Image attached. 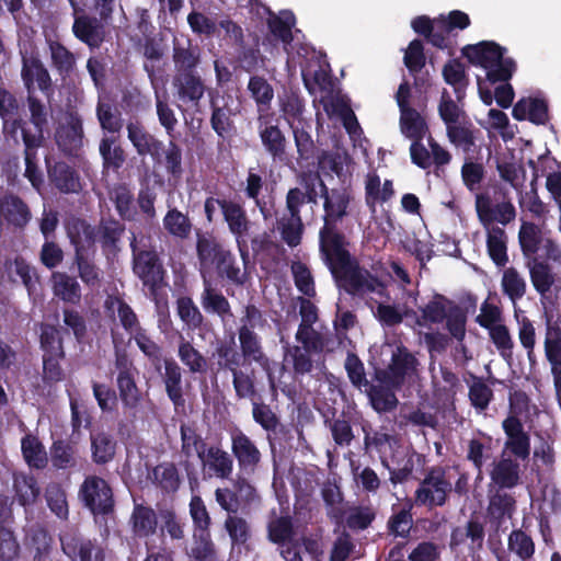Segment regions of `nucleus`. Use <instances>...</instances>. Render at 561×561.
<instances>
[{
    "label": "nucleus",
    "mask_w": 561,
    "mask_h": 561,
    "mask_svg": "<svg viewBox=\"0 0 561 561\" xmlns=\"http://www.w3.org/2000/svg\"><path fill=\"white\" fill-rule=\"evenodd\" d=\"M323 225L319 230V255L335 286L345 294L364 299L371 294L389 298L386 284L352 254L348 237L339 224L348 215L353 201L347 187H327L323 194Z\"/></svg>",
    "instance_id": "1"
},
{
    "label": "nucleus",
    "mask_w": 561,
    "mask_h": 561,
    "mask_svg": "<svg viewBox=\"0 0 561 561\" xmlns=\"http://www.w3.org/2000/svg\"><path fill=\"white\" fill-rule=\"evenodd\" d=\"M518 243L529 278L540 300L549 299L559 276L556 265L561 264V248L542 229L531 221H523L518 231Z\"/></svg>",
    "instance_id": "2"
},
{
    "label": "nucleus",
    "mask_w": 561,
    "mask_h": 561,
    "mask_svg": "<svg viewBox=\"0 0 561 561\" xmlns=\"http://www.w3.org/2000/svg\"><path fill=\"white\" fill-rule=\"evenodd\" d=\"M506 48L493 41H481L461 48V55L476 67L486 70V80L491 83L506 82L516 70V62L504 57Z\"/></svg>",
    "instance_id": "3"
},
{
    "label": "nucleus",
    "mask_w": 561,
    "mask_h": 561,
    "mask_svg": "<svg viewBox=\"0 0 561 561\" xmlns=\"http://www.w3.org/2000/svg\"><path fill=\"white\" fill-rule=\"evenodd\" d=\"M133 254V272L148 289L149 296L156 304L160 302V291L167 286L164 280L167 271L154 247L139 249L136 237L130 240Z\"/></svg>",
    "instance_id": "4"
},
{
    "label": "nucleus",
    "mask_w": 561,
    "mask_h": 561,
    "mask_svg": "<svg viewBox=\"0 0 561 561\" xmlns=\"http://www.w3.org/2000/svg\"><path fill=\"white\" fill-rule=\"evenodd\" d=\"M454 471L445 467H435L427 471L415 490V504L428 508L443 506L451 493V476Z\"/></svg>",
    "instance_id": "5"
},
{
    "label": "nucleus",
    "mask_w": 561,
    "mask_h": 561,
    "mask_svg": "<svg viewBox=\"0 0 561 561\" xmlns=\"http://www.w3.org/2000/svg\"><path fill=\"white\" fill-rule=\"evenodd\" d=\"M371 356V365L375 366L376 378L389 388H398L407 380H412L415 375L416 359L412 353H390L391 364L387 367L376 366L377 356Z\"/></svg>",
    "instance_id": "6"
},
{
    "label": "nucleus",
    "mask_w": 561,
    "mask_h": 561,
    "mask_svg": "<svg viewBox=\"0 0 561 561\" xmlns=\"http://www.w3.org/2000/svg\"><path fill=\"white\" fill-rule=\"evenodd\" d=\"M20 54L22 60L21 78L27 94H35L37 89L43 94L49 95L53 92L51 77L37 49H21Z\"/></svg>",
    "instance_id": "7"
},
{
    "label": "nucleus",
    "mask_w": 561,
    "mask_h": 561,
    "mask_svg": "<svg viewBox=\"0 0 561 561\" xmlns=\"http://www.w3.org/2000/svg\"><path fill=\"white\" fill-rule=\"evenodd\" d=\"M72 18L73 36L91 50L100 48L106 37V26L113 18H104L102 14L90 15L85 12L75 14Z\"/></svg>",
    "instance_id": "8"
},
{
    "label": "nucleus",
    "mask_w": 561,
    "mask_h": 561,
    "mask_svg": "<svg viewBox=\"0 0 561 561\" xmlns=\"http://www.w3.org/2000/svg\"><path fill=\"white\" fill-rule=\"evenodd\" d=\"M257 133L265 152L273 161L284 162L287 159V138L274 119L273 115H262L256 118Z\"/></svg>",
    "instance_id": "9"
},
{
    "label": "nucleus",
    "mask_w": 561,
    "mask_h": 561,
    "mask_svg": "<svg viewBox=\"0 0 561 561\" xmlns=\"http://www.w3.org/2000/svg\"><path fill=\"white\" fill-rule=\"evenodd\" d=\"M222 219L227 224L228 229L234 236L240 256L243 264L249 262V249L244 237L249 232L250 220L247 210L242 204L233 199H227L222 205Z\"/></svg>",
    "instance_id": "10"
},
{
    "label": "nucleus",
    "mask_w": 561,
    "mask_h": 561,
    "mask_svg": "<svg viewBox=\"0 0 561 561\" xmlns=\"http://www.w3.org/2000/svg\"><path fill=\"white\" fill-rule=\"evenodd\" d=\"M65 231L73 248V255L96 252V229L85 218L70 216L65 220Z\"/></svg>",
    "instance_id": "11"
},
{
    "label": "nucleus",
    "mask_w": 561,
    "mask_h": 561,
    "mask_svg": "<svg viewBox=\"0 0 561 561\" xmlns=\"http://www.w3.org/2000/svg\"><path fill=\"white\" fill-rule=\"evenodd\" d=\"M80 494L85 505L94 513L105 514L113 507V493L107 482L96 476L87 477Z\"/></svg>",
    "instance_id": "12"
},
{
    "label": "nucleus",
    "mask_w": 561,
    "mask_h": 561,
    "mask_svg": "<svg viewBox=\"0 0 561 561\" xmlns=\"http://www.w3.org/2000/svg\"><path fill=\"white\" fill-rule=\"evenodd\" d=\"M47 178L53 187L61 194H78L82 191L79 172L66 161L45 159Z\"/></svg>",
    "instance_id": "13"
},
{
    "label": "nucleus",
    "mask_w": 561,
    "mask_h": 561,
    "mask_svg": "<svg viewBox=\"0 0 561 561\" xmlns=\"http://www.w3.org/2000/svg\"><path fill=\"white\" fill-rule=\"evenodd\" d=\"M127 138L140 157L149 156L154 164L162 162L164 144L138 121L129 122L126 126Z\"/></svg>",
    "instance_id": "14"
},
{
    "label": "nucleus",
    "mask_w": 561,
    "mask_h": 561,
    "mask_svg": "<svg viewBox=\"0 0 561 561\" xmlns=\"http://www.w3.org/2000/svg\"><path fill=\"white\" fill-rule=\"evenodd\" d=\"M0 118L2 119V135L8 142L20 145V128L24 119L19 116V102L15 95L0 88Z\"/></svg>",
    "instance_id": "15"
},
{
    "label": "nucleus",
    "mask_w": 561,
    "mask_h": 561,
    "mask_svg": "<svg viewBox=\"0 0 561 561\" xmlns=\"http://www.w3.org/2000/svg\"><path fill=\"white\" fill-rule=\"evenodd\" d=\"M32 219V211L27 203L13 192L0 195V221L8 227L23 230Z\"/></svg>",
    "instance_id": "16"
},
{
    "label": "nucleus",
    "mask_w": 561,
    "mask_h": 561,
    "mask_svg": "<svg viewBox=\"0 0 561 561\" xmlns=\"http://www.w3.org/2000/svg\"><path fill=\"white\" fill-rule=\"evenodd\" d=\"M82 119L77 114H70L65 124L56 128L55 141L66 156L77 157L83 147Z\"/></svg>",
    "instance_id": "17"
},
{
    "label": "nucleus",
    "mask_w": 561,
    "mask_h": 561,
    "mask_svg": "<svg viewBox=\"0 0 561 561\" xmlns=\"http://www.w3.org/2000/svg\"><path fill=\"white\" fill-rule=\"evenodd\" d=\"M201 48L190 37L176 38L172 43L174 75L196 72L201 64Z\"/></svg>",
    "instance_id": "18"
},
{
    "label": "nucleus",
    "mask_w": 561,
    "mask_h": 561,
    "mask_svg": "<svg viewBox=\"0 0 561 561\" xmlns=\"http://www.w3.org/2000/svg\"><path fill=\"white\" fill-rule=\"evenodd\" d=\"M502 427L506 435L503 453L508 450L522 460L527 459L530 455V438L522 422L515 416H508L503 421Z\"/></svg>",
    "instance_id": "19"
},
{
    "label": "nucleus",
    "mask_w": 561,
    "mask_h": 561,
    "mask_svg": "<svg viewBox=\"0 0 561 561\" xmlns=\"http://www.w3.org/2000/svg\"><path fill=\"white\" fill-rule=\"evenodd\" d=\"M476 208L479 220L485 229L491 228L495 221L505 226L516 217L515 207L511 202H502L492 206L488 197L478 196Z\"/></svg>",
    "instance_id": "20"
},
{
    "label": "nucleus",
    "mask_w": 561,
    "mask_h": 561,
    "mask_svg": "<svg viewBox=\"0 0 561 561\" xmlns=\"http://www.w3.org/2000/svg\"><path fill=\"white\" fill-rule=\"evenodd\" d=\"M95 229L96 242L100 243L103 253L116 254L121 250L119 243L126 230L123 220L112 215L101 217Z\"/></svg>",
    "instance_id": "21"
},
{
    "label": "nucleus",
    "mask_w": 561,
    "mask_h": 561,
    "mask_svg": "<svg viewBox=\"0 0 561 561\" xmlns=\"http://www.w3.org/2000/svg\"><path fill=\"white\" fill-rule=\"evenodd\" d=\"M26 102L30 111V123L33 125V128L28 127L24 121L23 127L20 128V141L25 140L26 137H34L39 142H45L44 133L48 125V110L33 93L27 94Z\"/></svg>",
    "instance_id": "22"
},
{
    "label": "nucleus",
    "mask_w": 561,
    "mask_h": 561,
    "mask_svg": "<svg viewBox=\"0 0 561 561\" xmlns=\"http://www.w3.org/2000/svg\"><path fill=\"white\" fill-rule=\"evenodd\" d=\"M178 99L185 104L198 106L207 90L204 79L196 72L178 73L173 77Z\"/></svg>",
    "instance_id": "23"
},
{
    "label": "nucleus",
    "mask_w": 561,
    "mask_h": 561,
    "mask_svg": "<svg viewBox=\"0 0 561 561\" xmlns=\"http://www.w3.org/2000/svg\"><path fill=\"white\" fill-rule=\"evenodd\" d=\"M262 321V313L256 306H245L238 330L240 351H260V337L254 330Z\"/></svg>",
    "instance_id": "24"
},
{
    "label": "nucleus",
    "mask_w": 561,
    "mask_h": 561,
    "mask_svg": "<svg viewBox=\"0 0 561 561\" xmlns=\"http://www.w3.org/2000/svg\"><path fill=\"white\" fill-rule=\"evenodd\" d=\"M229 250L211 233H197L196 255L201 270H213L219 260Z\"/></svg>",
    "instance_id": "25"
},
{
    "label": "nucleus",
    "mask_w": 561,
    "mask_h": 561,
    "mask_svg": "<svg viewBox=\"0 0 561 561\" xmlns=\"http://www.w3.org/2000/svg\"><path fill=\"white\" fill-rule=\"evenodd\" d=\"M356 321V316L352 311L341 312L334 321V335L325 340V351H355L357 344L347 332L354 328Z\"/></svg>",
    "instance_id": "26"
},
{
    "label": "nucleus",
    "mask_w": 561,
    "mask_h": 561,
    "mask_svg": "<svg viewBox=\"0 0 561 561\" xmlns=\"http://www.w3.org/2000/svg\"><path fill=\"white\" fill-rule=\"evenodd\" d=\"M201 305L206 313L217 316L222 322L233 317L231 305L227 297L205 278L204 288L201 294Z\"/></svg>",
    "instance_id": "27"
},
{
    "label": "nucleus",
    "mask_w": 561,
    "mask_h": 561,
    "mask_svg": "<svg viewBox=\"0 0 561 561\" xmlns=\"http://www.w3.org/2000/svg\"><path fill=\"white\" fill-rule=\"evenodd\" d=\"M116 365L119 370L117 383L121 398L125 405L134 408L140 400V393L134 381V369L126 356V353L117 355Z\"/></svg>",
    "instance_id": "28"
},
{
    "label": "nucleus",
    "mask_w": 561,
    "mask_h": 561,
    "mask_svg": "<svg viewBox=\"0 0 561 561\" xmlns=\"http://www.w3.org/2000/svg\"><path fill=\"white\" fill-rule=\"evenodd\" d=\"M231 448L242 470L253 471L261 459V453L254 443L242 432L232 433Z\"/></svg>",
    "instance_id": "29"
},
{
    "label": "nucleus",
    "mask_w": 561,
    "mask_h": 561,
    "mask_svg": "<svg viewBox=\"0 0 561 561\" xmlns=\"http://www.w3.org/2000/svg\"><path fill=\"white\" fill-rule=\"evenodd\" d=\"M199 459L205 469L220 479H227L232 472L233 462L230 455L218 446H209L199 451Z\"/></svg>",
    "instance_id": "30"
},
{
    "label": "nucleus",
    "mask_w": 561,
    "mask_h": 561,
    "mask_svg": "<svg viewBox=\"0 0 561 561\" xmlns=\"http://www.w3.org/2000/svg\"><path fill=\"white\" fill-rule=\"evenodd\" d=\"M22 142L24 146L23 156L25 162L24 176L28 180L34 190L39 191L44 184V178L37 165V152L38 149L44 146V142H39V140L34 137H26Z\"/></svg>",
    "instance_id": "31"
},
{
    "label": "nucleus",
    "mask_w": 561,
    "mask_h": 561,
    "mask_svg": "<svg viewBox=\"0 0 561 561\" xmlns=\"http://www.w3.org/2000/svg\"><path fill=\"white\" fill-rule=\"evenodd\" d=\"M62 550L71 559L80 561H104V552L100 546L91 540H82L73 537L61 538Z\"/></svg>",
    "instance_id": "32"
},
{
    "label": "nucleus",
    "mask_w": 561,
    "mask_h": 561,
    "mask_svg": "<svg viewBox=\"0 0 561 561\" xmlns=\"http://www.w3.org/2000/svg\"><path fill=\"white\" fill-rule=\"evenodd\" d=\"M110 199L115 206V210L123 221H133L136 219L137 210L134 205L135 196L126 183H117L108 191Z\"/></svg>",
    "instance_id": "33"
},
{
    "label": "nucleus",
    "mask_w": 561,
    "mask_h": 561,
    "mask_svg": "<svg viewBox=\"0 0 561 561\" xmlns=\"http://www.w3.org/2000/svg\"><path fill=\"white\" fill-rule=\"evenodd\" d=\"M53 293L67 304L79 305L82 298L81 286L75 276L65 272H55L51 275Z\"/></svg>",
    "instance_id": "34"
},
{
    "label": "nucleus",
    "mask_w": 561,
    "mask_h": 561,
    "mask_svg": "<svg viewBox=\"0 0 561 561\" xmlns=\"http://www.w3.org/2000/svg\"><path fill=\"white\" fill-rule=\"evenodd\" d=\"M491 479L501 489H511L519 481V465L502 453L500 460L493 463Z\"/></svg>",
    "instance_id": "35"
},
{
    "label": "nucleus",
    "mask_w": 561,
    "mask_h": 561,
    "mask_svg": "<svg viewBox=\"0 0 561 561\" xmlns=\"http://www.w3.org/2000/svg\"><path fill=\"white\" fill-rule=\"evenodd\" d=\"M104 308L110 316H117L121 325L126 332H133L139 324L136 312L119 295H108L104 301Z\"/></svg>",
    "instance_id": "36"
},
{
    "label": "nucleus",
    "mask_w": 561,
    "mask_h": 561,
    "mask_svg": "<svg viewBox=\"0 0 561 561\" xmlns=\"http://www.w3.org/2000/svg\"><path fill=\"white\" fill-rule=\"evenodd\" d=\"M442 75L444 81L454 89L457 101L461 102L469 84L465 65L458 58L450 59L443 66Z\"/></svg>",
    "instance_id": "37"
},
{
    "label": "nucleus",
    "mask_w": 561,
    "mask_h": 561,
    "mask_svg": "<svg viewBox=\"0 0 561 561\" xmlns=\"http://www.w3.org/2000/svg\"><path fill=\"white\" fill-rule=\"evenodd\" d=\"M248 90L256 104L257 116L273 115L270 113L274 98V89L268 81L261 76H252L248 82Z\"/></svg>",
    "instance_id": "38"
},
{
    "label": "nucleus",
    "mask_w": 561,
    "mask_h": 561,
    "mask_svg": "<svg viewBox=\"0 0 561 561\" xmlns=\"http://www.w3.org/2000/svg\"><path fill=\"white\" fill-rule=\"evenodd\" d=\"M486 251L497 267H504L507 264V236L503 228L492 226L486 229Z\"/></svg>",
    "instance_id": "39"
},
{
    "label": "nucleus",
    "mask_w": 561,
    "mask_h": 561,
    "mask_svg": "<svg viewBox=\"0 0 561 561\" xmlns=\"http://www.w3.org/2000/svg\"><path fill=\"white\" fill-rule=\"evenodd\" d=\"M218 277L228 280L230 284L238 287L245 285L248 280V273L242 271L237 262L236 255L229 249L226 254L213 268Z\"/></svg>",
    "instance_id": "40"
},
{
    "label": "nucleus",
    "mask_w": 561,
    "mask_h": 561,
    "mask_svg": "<svg viewBox=\"0 0 561 561\" xmlns=\"http://www.w3.org/2000/svg\"><path fill=\"white\" fill-rule=\"evenodd\" d=\"M446 136L451 145L469 153L476 147L474 127L469 119L446 127Z\"/></svg>",
    "instance_id": "41"
},
{
    "label": "nucleus",
    "mask_w": 561,
    "mask_h": 561,
    "mask_svg": "<svg viewBox=\"0 0 561 561\" xmlns=\"http://www.w3.org/2000/svg\"><path fill=\"white\" fill-rule=\"evenodd\" d=\"M295 23V15L290 11L283 12L282 16L271 13L266 22L271 35L285 47L291 45L294 41L291 30Z\"/></svg>",
    "instance_id": "42"
},
{
    "label": "nucleus",
    "mask_w": 561,
    "mask_h": 561,
    "mask_svg": "<svg viewBox=\"0 0 561 561\" xmlns=\"http://www.w3.org/2000/svg\"><path fill=\"white\" fill-rule=\"evenodd\" d=\"M51 67L61 78L69 77L76 68V56L62 43L49 42Z\"/></svg>",
    "instance_id": "43"
},
{
    "label": "nucleus",
    "mask_w": 561,
    "mask_h": 561,
    "mask_svg": "<svg viewBox=\"0 0 561 561\" xmlns=\"http://www.w3.org/2000/svg\"><path fill=\"white\" fill-rule=\"evenodd\" d=\"M115 142L114 137H103L100 141L99 151L105 171L117 172L125 163V151L121 145Z\"/></svg>",
    "instance_id": "44"
},
{
    "label": "nucleus",
    "mask_w": 561,
    "mask_h": 561,
    "mask_svg": "<svg viewBox=\"0 0 561 561\" xmlns=\"http://www.w3.org/2000/svg\"><path fill=\"white\" fill-rule=\"evenodd\" d=\"M163 228L165 231L181 240L187 239L193 230V224L187 214H183L178 208H170L163 217Z\"/></svg>",
    "instance_id": "45"
},
{
    "label": "nucleus",
    "mask_w": 561,
    "mask_h": 561,
    "mask_svg": "<svg viewBox=\"0 0 561 561\" xmlns=\"http://www.w3.org/2000/svg\"><path fill=\"white\" fill-rule=\"evenodd\" d=\"M400 129L412 141L423 140L428 126L422 115L415 108H411L400 112Z\"/></svg>",
    "instance_id": "46"
},
{
    "label": "nucleus",
    "mask_w": 561,
    "mask_h": 561,
    "mask_svg": "<svg viewBox=\"0 0 561 561\" xmlns=\"http://www.w3.org/2000/svg\"><path fill=\"white\" fill-rule=\"evenodd\" d=\"M210 126L218 137L225 138L231 134L234 128L232 119V108L225 103L222 106L218 105L217 101L210 96Z\"/></svg>",
    "instance_id": "47"
},
{
    "label": "nucleus",
    "mask_w": 561,
    "mask_h": 561,
    "mask_svg": "<svg viewBox=\"0 0 561 561\" xmlns=\"http://www.w3.org/2000/svg\"><path fill=\"white\" fill-rule=\"evenodd\" d=\"M95 252L73 255V264L77 266L78 276L82 283L91 288L99 286L101 271L94 262Z\"/></svg>",
    "instance_id": "48"
},
{
    "label": "nucleus",
    "mask_w": 561,
    "mask_h": 561,
    "mask_svg": "<svg viewBox=\"0 0 561 561\" xmlns=\"http://www.w3.org/2000/svg\"><path fill=\"white\" fill-rule=\"evenodd\" d=\"M264 186V180L261 174L250 169L245 179L244 194L249 199H252L259 208L264 219L272 217L273 207L268 206L267 202L260 197L261 191Z\"/></svg>",
    "instance_id": "49"
},
{
    "label": "nucleus",
    "mask_w": 561,
    "mask_h": 561,
    "mask_svg": "<svg viewBox=\"0 0 561 561\" xmlns=\"http://www.w3.org/2000/svg\"><path fill=\"white\" fill-rule=\"evenodd\" d=\"M298 187L302 190L309 204H318L320 194L328 187L318 171H302L297 175Z\"/></svg>",
    "instance_id": "50"
},
{
    "label": "nucleus",
    "mask_w": 561,
    "mask_h": 561,
    "mask_svg": "<svg viewBox=\"0 0 561 561\" xmlns=\"http://www.w3.org/2000/svg\"><path fill=\"white\" fill-rule=\"evenodd\" d=\"M62 322L65 324L64 334L72 332L79 344H84L89 340L87 321L83 314L72 308L62 309Z\"/></svg>",
    "instance_id": "51"
},
{
    "label": "nucleus",
    "mask_w": 561,
    "mask_h": 561,
    "mask_svg": "<svg viewBox=\"0 0 561 561\" xmlns=\"http://www.w3.org/2000/svg\"><path fill=\"white\" fill-rule=\"evenodd\" d=\"M502 291L512 302L522 299L526 294L527 284L515 267L504 270L501 280Z\"/></svg>",
    "instance_id": "52"
},
{
    "label": "nucleus",
    "mask_w": 561,
    "mask_h": 561,
    "mask_svg": "<svg viewBox=\"0 0 561 561\" xmlns=\"http://www.w3.org/2000/svg\"><path fill=\"white\" fill-rule=\"evenodd\" d=\"M294 535L289 516H273L267 523V537L273 543L284 546L290 543Z\"/></svg>",
    "instance_id": "53"
},
{
    "label": "nucleus",
    "mask_w": 561,
    "mask_h": 561,
    "mask_svg": "<svg viewBox=\"0 0 561 561\" xmlns=\"http://www.w3.org/2000/svg\"><path fill=\"white\" fill-rule=\"evenodd\" d=\"M167 174L174 179L180 180L184 173L183 169V153L182 148L173 140H170L168 146H164L162 151V162Z\"/></svg>",
    "instance_id": "54"
},
{
    "label": "nucleus",
    "mask_w": 561,
    "mask_h": 561,
    "mask_svg": "<svg viewBox=\"0 0 561 561\" xmlns=\"http://www.w3.org/2000/svg\"><path fill=\"white\" fill-rule=\"evenodd\" d=\"M116 443L111 435L100 432L91 435V450L93 461L106 463L115 455Z\"/></svg>",
    "instance_id": "55"
},
{
    "label": "nucleus",
    "mask_w": 561,
    "mask_h": 561,
    "mask_svg": "<svg viewBox=\"0 0 561 561\" xmlns=\"http://www.w3.org/2000/svg\"><path fill=\"white\" fill-rule=\"evenodd\" d=\"M290 272L298 291L309 298L314 297V278L308 265L301 261H293L290 264Z\"/></svg>",
    "instance_id": "56"
},
{
    "label": "nucleus",
    "mask_w": 561,
    "mask_h": 561,
    "mask_svg": "<svg viewBox=\"0 0 561 561\" xmlns=\"http://www.w3.org/2000/svg\"><path fill=\"white\" fill-rule=\"evenodd\" d=\"M278 230L283 241L290 248L301 243L305 226L301 217H284L278 221Z\"/></svg>",
    "instance_id": "57"
},
{
    "label": "nucleus",
    "mask_w": 561,
    "mask_h": 561,
    "mask_svg": "<svg viewBox=\"0 0 561 561\" xmlns=\"http://www.w3.org/2000/svg\"><path fill=\"white\" fill-rule=\"evenodd\" d=\"M176 312L180 319L191 330L199 329L204 323V316L193 299L188 296H182L178 298Z\"/></svg>",
    "instance_id": "58"
},
{
    "label": "nucleus",
    "mask_w": 561,
    "mask_h": 561,
    "mask_svg": "<svg viewBox=\"0 0 561 561\" xmlns=\"http://www.w3.org/2000/svg\"><path fill=\"white\" fill-rule=\"evenodd\" d=\"M96 117L102 129L108 133L116 134L123 128V119L119 111L108 102H98Z\"/></svg>",
    "instance_id": "59"
},
{
    "label": "nucleus",
    "mask_w": 561,
    "mask_h": 561,
    "mask_svg": "<svg viewBox=\"0 0 561 561\" xmlns=\"http://www.w3.org/2000/svg\"><path fill=\"white\" fill-rule=\"evenodd\" d=\"M279 108L284 118L291 127L295 121H301L305 111V100L294 91L286 92L279 98Z\"/></svg>",
    "instance_id": "60"
},
{
    "label": "nucleus",
    "mask_w": 561,
    "mask_h": 561,
    "mask_svg": "<svg viewBox=\"0 0 561 561\" xmlns=\"http://www.w3.org/2000/svg\"><path fill=\"white\" fill-rule=\"evenodd\" d=\"M438 115L446 127L468 119L466 112L451 99L446 89L440 95Z\"/></svg>",
    "instance_id": "61"
},
{
    "label": "nucleus",
    "mask_w": 561,
    "mask_h": 561,
    "mask_svg": "<svg viewBox=\"0 0 561 561\" xmlns=\"http://www.w3.org/2000/svg\"><path fill=\"white\" fill-rule=\"evenodd\" d=\"M444 321H446V328L453 337L458 341L465 337L467 323V310L465 308L453 300V302H449L447 317Z\"/></svg>",
    "instance_id": "62"
},
{
    "label": "nucleus",
    "mask_w": 561,
    "mask_h": 561,
    "mask_svg": "<svg viewBox=\"0 0 561 561\" xmlns=\"http://www.w3.org/2000/svg\"><path fill=\"white\" fill-rule=\"evenodd\" d=\"M449 302H453V300L442 294H435L433 299L421 309L422 319L430 323L444 322Z\"/></svg>",
    "instance_id": "63"
},
{
    "label": "nucleus",
    "mask_w": 561,
    "mask_h": 561,
    "mask_svg": "<svg viewBox=\"0 0 561 561\" xmlns=\"http://www.w3.org/2000/svg\"><path fill=\"white\" fill-rule=\"evenodd\" d=\"M22 453L26 462L34 468H44L47 463V455L42 443L34 436L22 439Z\"/></svg>",
    "instance_id": "64"
}]
</instances>
